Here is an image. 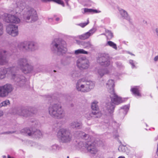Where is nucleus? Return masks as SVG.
Masks as SVG:
<instances>
[{
	"mask_svg": "<svg viewBox=\"0 0 158 158\" xmlns=\"http://www.w3.org/2000/svg\"><path fill=\"white\" fill-rule=\"evenodd\" d=\"M114 81L112 79L108 80L106 84V87L111 94L110 96L112 102L106 104V110L107 112L110 114L114 112L115 107L114 104L118 105L124 102L126 100L125 98H122L116 94L114 90Z\"/></svg>",
	"mask_w": 158,
	"mask_h": 158,
	"instance_id": "obj_1",
	"label": "nucleus"
},
{
	"mask_svg": "<svg viewBox=\"0 0 158 158\" xmlns=\"http://www.w3.org/2000/svg\"><path fill=\"white\" fill-rule=\"evenodd\" d=\"M14 67H10L7 69L4 68L0 69V79H3L5 77L6 73L11 75L12 78L15 82V84L20 87H23L25 82V77L21 75L15 74L14 71L15 69Z\"/></svg>",
	"mask_w": 158,
	"mask_h": 158,
	"instance_id": "obj_2",
	"label": "nucleus"
},
{
	"mask_svg": "<svg viewBox=\"0 0 158 158\" xmlns=\"http://www.w3.org/2000/svg\"><path fill=\"white\" fill-rule=\"evenodd\" d=\"M16 4L18 8L20 10H23L24 8V12L23 14V18L26 20L28 22H32L36 21L38 19L36 10L30 6H27L26 8L25 3L22 0L17 2Z\"/></svg>",
	"mask_w": 158,
	"mask_h": 158,
	"instance_id": "obj_3",
	"label": "nucleus"
},
{
	"mask_svg": "<svg viewBox=\"0 0 158 158\" xmlns=\"http://www.w3.org/2000/svg\"><path fill=\"white\" fill-rule=\"evenodd\" d=\"M15 67V66H14ZM14 71L16 74V70L20 69L24 73L31 72L33 69V67L31 65L29 60L26 57L19 58L17 62L16 68L15 67Z\"/></svg>",
	"mask_w": 158,
	"mask_h": 158,
	"instance_id": "obj_4",
	"label": "nucleus"
},
{
	"mask_svg": "<svg viewBox=\"0 0 158 158\" xmlns=\"http://www.w3.org/2000/svg\"><path fill=\"white\" fill-rule=\"evenodd\" d=\"M48 111L51 117L57 119L62 118L65 115L61 106L58 104L51 105L48 107Z\"/></svg>",
	"mask_w": 158,
	"mask_h": 158,
	"instance_id": "obj_5",
	"label": "nucleus"
},
{
	"mask_svg": "<svg viewBox=\"0 0 158 158\" xmlns=\"http://www.w3.org/2000/svg\"><path fill=\"white\" fill-rule=\"evenodd\" d=\"M50 48L53 52L59 54L65 53L67 51L65 42L57 39L53 40L50 45Z\"/></svg>",
	"mask_w": 158,
	"mask_h": 158,
	"instance_id": "obj_6",
	"label": "nucleus"
},
{
	"mask_svg": "<svg viewBox=\"0 0 158 158\" xmlns=\"http://www.w3.org/2000/svg\"><path fill=\"white\" fill-rule=\"evenodd\" d=\"M78 145L80 150L84 152H87L92 154H95L98 152V150L94 143L80 142Z\"/></svg>",
	"mask_w": 158,
	"mask_h": 158,
	"instance_id": "obj_7",
	"label": "nucleus"
},
{
	"mask_svg": "<svg viewBox=\"0 0 158 158\" xmlns=\"http://www.w3.org/2000/svg\"><path fill=\"white\" fill-rule=\"evenodd\" d=\"M57 136L60 138L63 143H69L71 141L72 139L71 133L65 129H60L57 133Z\"/></svg>",
	"mask_w": 158,
	"mask_h": 158,
	"instance_id": "obj_8",
	"label": "nucleus"
},
{
	"mask_svg": "<svg viewBox=\"0 0 158 158\" xmlns=\"http://www.w3.org/2000/svg\"><path fill=\"white\" fill-rule=\"evenodd\" d=\"M13 89V87L12 85L10 84H6L0 86V97H6Z\"/></svg>",
	"mask_w": 158,
	"mask_h": 158,
	"instance_id": "obj_9",
	"label": "nucleus"
},
{
	"mask_svg": "<svg viewBox=\"0 0 158 158\" xmlns=\"http://www.w3.org/2000/svg\"><path fill=\"white\" fill-rule=\"evenodd\" d=\"M77 67L80 69H86L89 66V62L85 56H82L79 57L77 61Z\"/></svg>",
	"mask_w": 158,
	"mask_h": 158,
	"instance_id": "obj_10",
	"label": "nucleus"
},
{
	"mask_svg": "<svg viewBox=\"0 0 158 158\" xmlns=\"http://www.w3.org/2000/svg\"><path fill=\"white\" fill-rule=\"evenodd\" d=\"M21 132L33 137L40 138L42 135V133L40 130H36L35 131L33 129H30L28 128H25L22 129Z\"/></svg>",
	"mask_w": 158,
	"mask_h": 158,
	"instance_id": "obj_11",
	"label": "nucleus"
},
{
	"mask_svg": "<svg viewBox=\"0 0 158 158\" xmlns=\"http://www.w3.org/2000/svg\"><path fill=\"white\" fill-rule=\"evenodd\" d=\"M76 88L78 91L83 92H88L86 81L84 78H82L78 80L76 84Z\"/></svg>",
	"mask_w": 158,
	"mask_h": 158,
	"instance_id": "obj_12",
	"label": "nucleus"
},
{
	"mask_svg": "<svg viewBox=\"0 0 158 158\" xmlns=\"http://www.w3.org/2000/svg\"><path fill=\"white\" fill-rule=\"evenodd\" d=\"M3 16L4 20L7 23L18 24L20 21V19L17 16L10 14L4 13Z\"/></svg>",
	"mask_w": 158,
	"mask_h": 158,
	"instance_id": "obj_13",
	"label": "nucleus"
},
{
	"mask_svg": "<svg viewBox=\"0 0 158 158\" xmlns=\"http://www.w3.org/2000/svg\"><path fill=\"white\" fill-rule=\"evenodd\" d=\"M97 61L101 65L104 67L108 66L110 64L109 57L108 55L105 54H102L98 57Z\"/></svg>",
	"mask_w": 158,
	"mask_h": 158,
	"instance_id": "obj_14",
	"label": "nucleus"
},
{
	"mask_svg": "<svg viewBox=\"0 0 158 158\" xmlns=\"http://www.w3.org/2000/svg\"><path fill=\"white\" fill-rule=\"evenodd\" d=\"M6 31L7 33L13 36H15L18 35V27L14 25L9 24L6 26Z\"/></svg>",
	"mask_w": 158,
	"mask_h": 158,
	"instance_id": "obj_15",
	"label": "nucleus"
},
{
	"mask_svg": "<svg viewBox=\"0 0 158 158\" xmlns=\"http://www.w3.org/2000/svg\"><path fill=\"white\" fill-rule=\"evenodd\" d=\"M7 52L3 50H0V65H4L8 62Z\"/></svg>",
	"mask_w": 158,
	"mask_h": 158,
	"instance_id": "obj_16",
	"label": "nucleus"
},
{
	"mask_svg": "<svg viewBox=\"0 0 158 158\" xmlns=\"http://www.w3.org/2000/svg\"><path fill=\"white\" fill-rule=\"evenodd\" d=\"M102 116L101 113L100 112H96L92 111L89 112L85 115V117L88 119H90L92 117L95 118H99Z\"/></svg>",
	"mask_w": 158,
	"mask_h": 158,
	"instance_id": "obj_17",
	"label": "nucleus"
},
{
	"mask_svg": "<svg viewBox=\"0 0 158 158\" xmlns=\"http://www.w3.org/2000/svg\"><path fill=\"white\" fill-rule=\"evenodd\" d=\"M96 30L94 28L90 29L89 31L78 36V38L81 40H85L88 38L90 36L95 32Z\"/></svg>",
	"mask_w": 158,
	"mask_h": 158,
	"instance_id": "obj_18",
	"label": "nucleus"
},
{
	"mask_svg": "<svg viewBox=\"0 0 158 158\" xmlns=\"http://www.w3.org/2000/svg\"><path fill=\"white\" fill-rule=\"evenodd\" d=\"M118 10L119 14L123 19H126L127 20L130 19V17L126 11L120 8H119Z\"/></svg>",
	"mask_w": 158,
	"mask_h": 158,
	"instance_id": "obj_19",
	"label": "nucleus"
},
{
	"mask_svg": "<svg viewBox=\"0 0 158 158\" xmlns=\"http://www.w3.org/2000/svg\"><path fill=\"white\" fill-rule=\"evenodd\" d=\"M38 48L36 43L32 41H27V51H33Z\"/></svg>",
	"mask_w": 158,
	"mask_h": 158,
	"instance_id": "obj_20",
	"label": "nucleus"
},
{
	"mask_svg": "<svg viewBox=\"0 0 158 158\" xmlns=\"http://www.w3.org/2000/svg\"><path fill=\"white\" fill-rule=\"evenodd\" d=\"M30 112L25 108L19 109L17 111V114L19 115L27 117L29 115Z\"/></svg>",
	"mask_w": 158,
	"mask_h": 158,
	"instance_id": "obj_21",
	"label": "nucleus"
},
{
	"mask_svg": "<svg viewBox=\"0 0 158 158\" xmlns=\"http://www.w3.org/2000/svg\"><path fill=\"white\" fill-rule=\"evenodd\" d=\"M27 41L19 43L18 45V48L20 50L27 51Z\"/></svg>",
	"mask_w": 158,
	"mask_h": 158,
	"instance_id": "obj_22",
	"label": "nucleus"
},
{
	"mask_svg": "<svg viewBox=\"0 0 158 158\" xmlns=\"http://www.w3.org/2000/svg\"><path fill=\"white\" fill-rule=\"evenodd\" d=\"M79 45L83 46L84 48L89 49L92 48L93 45L89 41H82L78 43Z\"/></svg>",
	"mask_w": 158,
	"mask_h": 158,
	"instance_id": "obj_23",
	"label": "nucleus"
},
{
	"mask_svg": "<svg viewBox=\"0 0 158 158\" xmlns=\"http://www.w3.org/2000/svg\"><path fill=\"white\" fill-rule=\"evenodd\" d=\"M70 125L72 128L76 129H79L82 127L81 123L77 121L73 122L70 124Z\"/></svg>",
	"mask_w": 158,
	"mask_h": 158,
	"instance_id": "obj_24",
	"label": "nucleus"
},
{
	"mask_svg": "<svg viewBox=\"0 0 158 158\" xmlns=\"http://www.w3.org/2000/svg\"><path fill=\"white\" fill-rule=\"evenodd\" d=\"M131 91L135 96L141 97V94L139 91V86H136L131 88Z\"/></svg>",
	"mask_w": 158,
	"mask_h": 158,
	"instance_id": "obj_25",
	"label": "nucleus"
},
{
	"mask_svg": "<svg viewBox=\"0 0 158 158\" xmlns=\"http://www.w3.org/2000/svg\"><path fill=\"white\" fill-rule=\"evenodd\" d=\"M61 149V147L56 144L52 145L49 148L50 150L53 152H57Z\"/></svg>",
	"mask_w": 158,
	"mask_h": 158,
	"instance_id": "obj_26",
	"label": "nucleus"
},
{
	"mask_svg": "<svg viewBox=\"0 0 158 158\" xmlns=\"http://www.w3.org/2000/svg\"><path fill=\"white\" fill-rule=\"evenodd\" d=\"M97 72L100 77H102L104 74H108L110 72L107 69L99 68Z\"/></svg>",
	"mask_w": 158,
	"mask_h": 158,
	"instance_id": "obj_27",
	"label": "nucleus"
},
{
	"mask_svg": "<svg viewBox=\"0 0 158 158\" xmlns=\"http://www.w3.org/2000/svg\"><path fill=\"white\" fill-rule=\"evenodd\" d=\"M98 102L97 101H94L93 102L91 105V108L94 112H99L98 111V107L97 105Z\"/></svg>",
	"mask_w": 158,
	"mask_h": 158,
	"instance_id": "obj_28",
	"label": "nucleus"
},
{
	"mask_svg": "<svg viewBox=\"0 0 158 158\" xmlns=\"http://www.w3.org/2000/svg\"><path fill=\"white\" fill-rule=\"evenodd\" d=\"M84 11L85 13H87L91 14L99 13L101 12L100 11L98 10H94L87 8H84Z\"/></svg>",
	"mask_w": 158,
	"mask_h": 158,
	"instance_id": "obj_29",
	"label": "nucleus"
},
{
	"mask_svg": "<svg viewBox=\"0 0 158 158\" xmlns=\"http://www.w3.org/2000/svg\"><path fill=\"white\" fill-rule=\"evenodd\" d=\"M88 52L83 49H79L75 51L74 53L75 55H78L79 54H88Z\"/></svg>",
	"mask_w": 158,
	"mask_h": 158,
	"instance_id": "obj_30",
	"label": "nucleus"
},
{
	"mask_svg": "<svg viewBox=\"0 0 158 158\" xmlns=\"http://www.w3.org/2000/svg\"><path fill=\"white\" fill-rule=\"evenodd\" d=\"M129 105H126L121 108L120 111L123 112L124 115H126L129 108Z\"/></svg>",
	"mask_w": 158,
	"mask_h": 158,
	"instance_id": "obj_31",
	"label": "nucleus"
},
{
	"mask_svg": "<svg viewBox=\"0 0 158 158\" xmlns=\"http://www.w3.org/2000/svg\"><path fill=\"white\" fill-rule=\"evenodd\" d=\"M41 1L43 2H53L61 5L63 6H64V2L61 0H41Z\"/></svg>",
	"mask_w": 158,
	"mask_h": 158,
	"instance_id": "obj_32",
	"label": "nucleus"
},
{
	"mask_svg": "<svg viewBox=\"0 0 158 158\" xmlns=\"http://www.w3.org/2000/svg\"><path fill=\"white\" fill-rule=\"evenodd\" d=\"M87 87L89 88L88 92L91 89H93L94 87V82L91 81H86Z\"/></svg>",
	"mask_w": 158,
	"mask_h": 158,
	"instance_id": "obj_33",
	"label": "nucleus"
},
{
	"mask_svg": "<svg viewBox=\"0 0 158 158\" xmlns=\"http://www.w3.org/2000/svg\"><path fill=\"white\" fill-rule=\"evenodd\" d=\"M106 45L109 46L115 50H117V49L116 44L111 41H107Z\"/></svg>",
	"mask_w": 158,
	"mask_h": 158,
	"instance_id": "obj_34",
	"label": "nucleus"
},
{
	"mask_svg": "<svg viewBox=\"0 0 158 158\" xmlns=\"http://www.w3.org/2000/svg\"><path fill=\"white\" fill-rule=\"evenodd\" d=\"M106 35L108 39H110L113 37V33L111 31L108 30H106Z\"/></svg>",
	"mask_w": 158,
	"mask_h": 158,
	"instance_id": "obj_35",
	"label": "nucleus"
},
{
	"mask_svg": "<svg viewBox=\"0 0 158 158\" xmlns=\"http://www.w3.org/2000/svg\"><path fill=\"white\" fill-rule=\"evenodd\" d=\"M10 104V101L8 100H6L5 101H3L0 104V107H2V106H6L8 105H9Z\"/></svg>",
	"mask_w": 158,
	"mask_h": 158,
	"instance_id": "obj_36",
	"label": "nucleus"
},
{
	"mask_svg": "<svg viewBox=\"0 0 158 158\" xmlns=\"http://www.w3.org/2000/svg\"><path fill=\"white\" fill-rule=\"evenodd\" d=\"M77 134L76 137L80 136L81 137H83L84 138L86 137L88 135L87 134H85L84 132H77Z\"/></svg>",
	"mask_w": 158,
	"mask_h": 158,
	"instance_id": "obj_37",
	"label": "nucleus"
},
{
	"mask_svg": "<svg viewBox=\"0 0 158 158\" xmlns=\"http://www.w3.org/2000/svg\"><path fill=\"white\" fill-rule=\"evenodd\" d=\"M127 148L126 146L123 145H120L118 148V149L119 152H125Z\"/></svg>",
	"mask_w": 158,
	"mask_h": 158,
	"instance_id": "obj_38",
	"label": "nucleus"
},
{
	"mask_svg": "<svg viewBox=\"0 0 158 158\" xmlns=\"http://www.w3.org/2000/svg\"><path fill=\"white\" fill-rule=\"evenodd\" d=\"M79 76L80 73L77 71H74L72 74V76L73 78L78 77Z\"/></svg>",
	"mask_w": 158,
	"mask_h": 158,
	"instance_id": "obj_39",
	"label": "nucleus"
},
{
	"mask_svg": "<svg viewBox=\"0 0 158 158\" xmlns=\"http://www.w3.org/2000/svg\"><path fill=\"white\" fill-rule=\"evenodd\" d=\"M3 33V25L0 22V36L2 35Z\"/></svg>",
	"mask_w": 158,
	"mask_h": 158,
	"instance_id": "obj_40",
	"label": "nucleus"
},
{
	"mask_svg": "<svg viewBox=\"0 0 158 158\" xmlns=\"http://www.w3.org/2000/svg\"><path fill=\"white\" fill-rule=\"evenodd\" d=\"M129 63L131 65V67L133 69L135 68V62H134L133 60H129Z\"/></svg>",
	"mask_w": 158,
	"mask_h": 158,
	"instance_id": "obj_41",
	"label": "nucleus"
},
{
	"mask_svg": "<svg viewBox=\"0 0 158 158\" xmlns=\"http://www.w3.org/2000/svg\"><path fill=\"white\" fill-rule=\"evenodd\" d=\"M89 21H88L86 23H81L79 24L78 25L82 27H84L87 25Z\"/></svg>",
	"mask_w": 158,
	"mask_h": 158,
	"instance_id": "obj_42",
	"label": "nucleus"
},
{
	"mask_svg": "<svg viewBox=\"0 0 158 158\" xmlns=\"http://www.w3.org/2000/svg\"><path fill=\"white\" fill-rule=\"evenodd\" d=\"M15 132V131H7L4 132L3 133H2V134H12L13 133H14Z\"/></svg>",
	"mask_w": 158,
	"mask_h": 158,
	"instance_id": "obj_43",
	"label": "nucleus"
},
{
	"mask_svg": "<svg viewBox=\"0 0 158 158\" xmlns=\"http://www.w3.org/2000/svg\"><path fill=\"white\" fill-rule=\"evenodd\" d=\"M3 115V112L2 111L0 110V117L2 116Z\"/></svg>",
	"mask_w": 158,
	"mask_h": 158,
	"instance_id": "obj_44",
	"label": "nucleus"
},
{
	"mask_svg": "<svg viewBox=\"0 0 158 158\" xmlns=\"http://www.w3.org/2000/svg\"><path fill=\"white\" fill-rule=\"evenodd\" d=\"M156 35L158 36V28H156Z\"/></svg>",
	"mask_w": 158,
	"mask_h": 158,
	"instance_id": "obj_45",
	"label": "nucleus"
},
{
	"mask_svg": "<svg viewBox=\"0 0 158 158\" xmlns=\"http://www.w3.org/2000/svg\"><path fill=\"white\" fill-rule=\"evenodd\" d=\"M56 21H59L60 20V19L59 18H56Z\"/></svg>",
	"mask_w": 158,
	"mask_h": 158,
	"instance_id": "obj_46",
	"label": "nucleus"
},
{
	"mask_svg": "<svg viewBox=\"0 0 158 158\" xmlns=\"http://www.w3.org/2000/svg\"><path fill=\"white\" fill-rule=\"evenodd\" d=\"M67 6H69L68 0H64Z\"/></svg>",
	"mask_w": 158,
	"mask_h": 158,
	"instance_id": "obj_47",
	"label": "nucleus"
},
{
	"mask_svg": "<svg viewBox=\"0 0 158 158\" xmlns=\"http://www.w3.org/2000/svg\"><path fill=\"white\" fill-rule=\"evenodd\" d=\"M156 153L157 156H158V143L157 146V149Z\"/></svg>",
	"mask_w": 158,
	"mask_h": 158,
	"instance_id": "obj_48",
	"label": "nucleus"
},
{
	"mask_svg": "<svg viewBox=\"0 0 158 158\" xmlns=\"http://www.w3.org/2000/svg\"><path fill=\"white\" fill-rule=\"evenodd\" d=\"M118 158H125L124 156H121L118 157Z\"/></svg>",
	"mask_w": 158,
	"mask_h": 158,
	"instance_id": "obj_49",
	"label": "nucleus"
},
{
	"mask_svg": "<svg viewBox=\"0 0 158 158\" xmlns=\"http://www.w3.org/2000/svg\"><path fill=\"white\" fill-rule=\"evenodd\" d=\"M129 53L131 55H133V56H135V55L134 54H132V53H131V52H129Z\"/></svg>",
	"mask_w": 158,
	"mask_h": 158,
	"instance_id": "obj_50",
	"label": "nucleus"
},
{
	"mask_svg": "<svg viewBox=\"0 0 158 158\" xmlns=\"http://www.w3.org/2000/svg\"><path fill=\"white\" fill-rule=\"evenodd\" d=\"M48 19L49 21H51L52 20V18H48Z\"/></svg>",
	"mask_w": 158,
	"mask_h": 158,
	"instance_id": "obj_51",
	"label": "nucleus"
},
{
	"mask_svg": "<svg viewBox=\"0 0 158 158\" xmlns=\"http://www.w3.org/2000/svg\"><path fill=\"white\" fill-rule=\"evenodd\" d=\"M118 135H116L114 136V138H118Z\"/></svg>",
	"mask_w": 158,
	"mask_h": 158,
	"instance_id": "obj_52",
	"label": "nucleus"
},
{
	"mask_svg": "<svg viewBox=\"0 0 158 158\" xmlns=\"http://www.w3.org/2000/svg\"><path fill=\"white\" fill-rule=\"evenodd\" d=\"M2 157H3V158H6V156H3Z\"/></svg>",
	"mask_w": 158,
	"mask_h": 158,
	"instance_id": "obj_53",
	"label": "nucleus"
},
{
	"mask_svg": "<svg viewBox=\"0 0 158 158\" xmlns=\"http://www.w3.org/2000/svg\"><path fill=\"white\" fill-rule=\"evenodd\" d=\"M8 158H11L9 155H8Z\"/></svg>",
	"mask_w": 158,
	"mask_h": 158,
	"instance_id": "obj_54",
	"label": "nucleus"
},
{
	"mask_svg": "<svg viewBox=\"0 0 158 158\" xmlns=\"http://www.w3.org/2000/svg\"><path fill=\"white\" fill-rule=\"evenodd\" d=\"M35 112H36V111H35V112H32L31 113H33V114H34Z\"/></svg>",
	"mask_w": 158,
	"mask_h": 158,
	"instance_id": "obj_55",
	"label": "nucleus"
},
{
	"mask_svg": "<svg viewBox=\"0 0 158 158\" xmlns=\"http://www.w3.org/2000/svg\"><path fill=\"white\" fill-rule=\"evenodd\" d=\"M101 35H106L105 33H102L101 34Z\"/></svg>",
	"mask_w": 158,
	"mask_h": 158,
	"instance_id": "obj_56",
	"label": "nucleus"
},
{
	"mask_svg": "<svg viewBox=\"0 0 158 158\" xmlns=\"http://www.w3.org/2000/svg\"><path fill=\"white\" fill-rule=\"evenodd\" d=\"M113 124H117V123H116L115 122H114L113 123Z\"/></svg>",
	"mask_w": 158,
	"mask_h": 158,
	"instance_id": "obj_57",
	"label": "nucleus"
},
{
	"mask_svg": "<svg viewBox=\"0 0 158 158\" xmlns=\"http://www.w3.org/2000/svg\"><path fill=\"white\" fill-rule=\"evenodd\" d=\"M54 72H56V71H55V70H54Z\"/></svg>",
	"mask_w": 158,
	"mask_h": 158,
	"instance_id": "obj_58",
	"label": "nucleus"
},
{
	"mask_svg": "<svg viewBox=\"0 0 158 158\" xmlns=\"http://www.w3.org/2000/svg\"><path fill=\"white\" fill-rule=\"evenodd\" d=\"M58 127H60V126H58Z\"/></svg>",
	"mask_w": 158,
	"mask_h": 158,
	"instance_id": "obj_59",
	"label": "nucleus"
},
{
	"mask_svg": "<svg viewBox=\"0 0 158 158\" xmlns=\"http://www.w3.org/2000/svg\"><path fill=\"white\" fill-rule=\"evenodd\" d=\"M33 127H35V126H33Z\"/></svg>",
	"mask_w": 158,
	"mask_h": 158,
	"instance_id": "obj_60",
	"label": "nucleus"
},
{
	"mask_svg": "<svg viewBox=\"0 0 158 158\" xmlns=\"http://www.w3.org/2000/svg\"><path fill=\"white\" fill-rule=\"evenodd\" d=\"M33 127H35V126H33Z\"/></svg>",
	"mask_w": 158,
	"mask_h": 158,
	"instance_id": "obj_61",
	"label": "nucleus"
},
{
	"mask_svg": "<svg viewBox=\"0 0 158 158\" xmlns=\"http://www.w3.org/2000/svg\"><path fill=\"white\" fill-rule=\"evenodd\" d=\"M67 158H69V156H68V157H67Z\"/></svg>",
	"mask_w": 158,
	"mask_h": 158,
	"instance_id": "obj_62",
	"label": "nucleus"
},
{
	"mask_svg": "<svg viewBox=\"0 0 158 158\" xmlns=\"http://www.w3.org/2000/svg\"><path fill=\"white\" fill-rule=\"evenodd\" d=\"M1 0H0V1H1Z\"/></svg>",
	"mask_w": 158,
	"mask_h": 158,
	"instance_id": "obj_63",
	"label": "nucleus"
}]
</instances>
